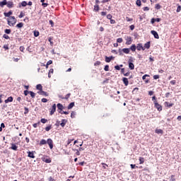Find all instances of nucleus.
Returning <instances> with one entry per match:
<instances>
[{"label": "nucleus", "instance_id": "1", "mask_svg": "<svg viewBox=\"0 0 181 181\" xmlns=\"http://www.w3.org/2000/svg\"><path fill=\"white\" fill-rule=\"evenodd\" d=\"M118 53L119 56H124V53L125 54H129V48L119 49Z\"/></svg>", "mask_w": 181, "mask_h": 181}, {"label": "nucleus", "instance_id": "2", "mask_svg": "<svg viewBox=\"0 0 181 181\" xmlns=\"http://www.w3.org/2000/svg\"><path fill=\"white\" fill-rule=\"evenodd\" d=\"M16 23V18L15 16H11L10 17V21L8 20V25L9 26H13Z\"/></svg>", "mask_w": 181, "mask_h": 181}, {"label": "nucleus", "instance_id": "3", "mask_svg": "<svg viewBox=\"0 0 181 181\" xmlns=\"http://www.w3.org/2000/svg\"><path fill=\"white\" fill-rule=\"evenodd\" d=\"M154 107L156 108V110L160 112L162 111V106L160 104L158 103V101H154Z\"/></svg>", "mask_w": 181, "mask_h": 181}, {"label": "nucleus", "instance_id": "4", "mask_svg": "<svg viewBox=\"0 0 181 181\" xmlns=\"http://www.w3.org/2000/svg\"><path fill=\"white\" fill-rule=\"evenodd\" d=\"M56 112V103H54L49 109V115H53Z\"/></svg>", "mask_w": 181, "mask_h": 181}, {"label": "nucleus", "instance_id": "5", "mask_svg": "<svg viewBox=\"0 0 181 181\" xmlns=\"http://www.w3.org/2000/svg\"><path fill=\"white\" fill-rule=\"evenodd\" d=\"M132 44V37L131 36H127L126 37V45H129Z\"/></svg>", "mask_w": 181, "mask_h": 181}, {"label": "nucleus", "instance_id": "6", "mask_svg": "<svg viewBox=\"0 0 181 181\" xmlns=\"http://www.w3.org/2000/svg\"><path fill=\"white\" fill-rule=\"evenodd\" d=\"M35 151H28V158H31L32 159H35Z\"/></svg>", "mask_w": 181, "mask_h": 181}, {"label": "nucleus", "instance_id": "7", "mask_svg": "<svg viewBox=\"0 0 181 181\" xmlns=\"http://www.w3.org/2000/svg\"><path fill=\"white\" fill-rule=\"evenodd\" d=\"M47 144H48L50 149H53V140H52V139H48Z\"/></svg>", "mask_w": 181, "mask_h": 181}, {"label": "nucleus", "instance_id": "8", "mask_svg": "<svg viewBox=\"0 0 181 181\" xmlns=\"http://www.w3.org/2000/svg\"><path fill=\"white\" fill-rule=\"evenodd\" d=\"M129 69H130V70H134V69H135V65H134V63H132V60L131 59L129 60Z\"/></svg>", "mask_w": 181, "mask_h": 181}, {"label": "nucleus", "instance_id": "9", "mask_svg": "<svg viewBox=\"0 0 181 181\" xmlns=\"http://www.w3.org/2000/svg\"><path fill=\"white\" fill-rule=\"evenodd\" d=\"M151 33L154 36L155 39H159V34H158V32L155 30H151Z\"/></svg>", "mask_w": 181, "mask_h": 181}, {"label": "nucleus", "instance_id": "10", "mask_svg": "<svg viewBox=\"0 0 181 181\" xmlns=\"http://www.w3.org/2000/svg\"><path fill=\"white\" fill-rule=\"evenodd\" d=\"M136 49H137V50L139 51L145 50V47L142 46V44H138L137 46L136 47Z\"/></svg>", "mask_w": 181, "mask_h": 181}, {"label": "nucleus", "instance_id": "11", "mask_svg": "<svg viewBox=\"0 0 181 181\" xmlns=\"http://www.w3.org/2000/svg\"><path fill=\"white\" fill-rule=\"evenodd\" d=\"M38 93L40 94V95H44L45 97H48L49 96V93L46 91H44V90H41Z\"/></svg>", "mask_w": 181, "mask_h": 181}, {"label": "nucleus", "instance_id": "12", "mask_svg": "<svg viewBox=\"0 0 181 181\" xmlns=\"http://www.w3.org/2000/svg\"><path fill=\"white\" fill-rule=\"evenodd\" d=\"M57 107L58 108V111H61V110H64V107L63 106V105L62 103H58L57 105Z\"/></svg>", "mask_w": 181, "mask_h": 181}, {"label": "nucleus", "instance_id": "13", "mask_svg": "<svg viewBox=\"0 0 181 181\" xmlns=\"http://www.w3.org/2000/svg\"><path fill=\"white\" fill-rule=\"evenodd\" d=\"M7 8H13V1H9L7 2Z\"/></svg>", "mask_w": 181, "mask_h": 181}, {"label": "nucleus", "instance_id": "14", "mask_svg": "<svg viewBox=\"0 0 181 181\" xmlns=\"http://www.w3.org/2000/svg\"><path fill=\"white\" fill-rule=\"evenodd\" d=\"M164 105L167 108H170V107H173V103H169V102H165Z\"/></svg>", "mask_w": 181, "mask_h": 181}, {"label": "nucleus", "instance_id": "15", "mask_svg": "<svg viewBox=\"0 0 181 181\" xmlns=\"http://www.w3.org/2000/svg\"><path fill=\"white\" fill-rule=\"evenodd\" d=\"M114 59V57H105V62L106 63H110L112 59Z\"/></svg>", "mask_w": 181, "mask_h": 181}, {"label": "nucleus", "instance_id": "16", "mask_svg": "<svg viewBox=\"0 0 181 181\" xmlns=\"http://www.w3.org/2000/svg\"><path fill=\"white\" fill-rule=\"evenodd\" d=\"M42 162H45V163H52V160L50 158H42Z\"/></svg>", "mask_w": 181, "mask_h": 181}, {"label": "nucleus", "instance_id": "17", "mask_svg": "<svg viewBox=\"0 0 181 181\" xmlns=\"http://www.w3.org/2000/svg\"><path fill=\"white\" fill-rule=\"evenodd\" d=\"M10 149H12L13 151H18V146H16L15 144H11Z\"/></svg>", "mask_w": 181, "mask_h": 181}, {"label": "nucleus", "instance_id": "18", "mask_svg": "<svg viewBox=\"0 0 181 181\" xmlns=\"http://www.w3.org/2000/svg\"><path fill=\"white\" fill-rule=\"evenodd\" d=\"M156 22H160V18H151V23L152 24L155 23Z\"/></svg>", "mask_w": 181, "mask_h": 181}, {"label": "nucleus", "instance_id": "19", "mask_svg": "<svg viewBox=\"0 0 181 181\" xmlns=\"http://www.w3.org/2000/svg\"><path fill=\"white\" fill-rule=\"evenodd\" d=\"M13 101V98L12 96L8 97L6 100V104H8V103H12Z\"/></svg>", "mask_w": 181, "mask_h": 181}, {"label": "nucleus", "instance_id": "20", "mask_svg": "<svg viewBox=\"0 0 181 181\" xmlns=\"http://www.w3.org/2000/svg\"><path fill=\"white\" fill-rule=\"evenodd\" d=\"M122 81H123L124 86H126L129 84V81H128V79L127 78H123Z\"/></svg>", "mask_w": 181, "mask_h": 181}, {"label": "nucleus", "instance_id": "21", "mask_svg": "<svg viewBox=\"0 0 181 181\" xmlns=\"http://www.w3.org/2000/svg\"><path fill=\"white\" fill-rule=\"evenodd\" d=\"M8 1L6 0H4L3 1H0L1 8H4L5 5H7Z\"/></svg>", "mask_w": 181, "mask_h": 181}, {"label": "nucleus", "instance_id": "22", "mask_svg": "<svg viewBox=\"0 0 181 181\" xmlns=\"http://www.w3.org/2000/svg\"><path fill=\"white\" fill-rule=\"evenodd\" d=\"M129 49V51L132 50V52H136V45H135V44H133Z\"/></svg>", "mask_w": 181, "mask_h": 181}, {"label": "nucleus", "instance_id": "23", "mask_svg": "<svg viewBox=\"0 0 181 181\" xmlns=\"http://www.w3.org/2000/svg\"><path fill=\"white\" fill-rule=\"evenodd\" d=\"M144 49H150L151 48V42H147L144 44Z\"/></svg>", "mask_w": 181, "mask_h": 181}, {"label": "nucleus", "instance_id": "24", "mask_svg": "<svg viewBox=\"0 0 181 181\" xmlns=\"http://www.w3.org/2000/svg\"><path fill=\"white\" fill-rule=\"evenodd\" d=\"M4 15L6 18H10L11 15H12V11H8V13H4Z\"/></svg>", "mask_w": 181, "mask_h": 181}, {"label": "nucleus", "instance_id": "25", "mask_svg": "<svg viewBox=\"0 0 181 181\" xmlns=\"http://www.w3.org/2000/svg\"><path fill=\"white\" fill-rule=\"evenodd\" d=\"M36 88L37 90H39L40 91H42L43 90V86H42L41 84H38L36 86Z\"/></svg>", "mask_w": 181, "mask_h": 181}, {"label": "nucleus", "instance_id": "26", "mask_svg": "<svg viewBox=\"0 0 181 181\" xmlns=\"http://www.w3.org/2000/svg\"><path fill=\"white\" fill-rule=\"evenodd\" d=\"M156 134H161L162 135L163 134V130H162V129H156Z\"/></svg>", "mask_w": 181, "mask_h": 181}, {"label": "nucleus", "instance_id": "27", "mask_svg": "<svg viewBox=\"0 0 181 181\" xmlns=\"http://www.w3.org/2000/svg\"><path fill=\"white\" fill-rule=\"evenodd\" d=\"M47 144V141L45 139H42L40 142V146H42V145H46Z\"/></svg>", "mask_w": 181, "mask_h": 181}, {"label": "nucleus", "instance_id": "28", "mask_svg": "<svg viewBox=\"0 0 181 181\" xmlns=\"http://www.w3.org/2000/svg\"><path fill=\"white\" fill-rule=\"evenodd\" d=\"M139 162H140L139 164L142 165L145 162V158L144 157H140L139 158Z\"/></svg>", "mask_w": 181, "mask_h": 181}, {"label": "nucleus", "instance_id": "29", "mask_svg": "<svg viewBox=\"0 0 181 181\" xmlns=\"http://www.w3.org/2000/svg\"><path fill=\"white\" fill-rule=\"evenodd\" d=\"M29 94L30 95V97L32 98H35V97H36V93H35V92H33V91H30Z\"/></svg>", "mask_w": 181, "mask_h": 181}, {"label": "nucleus", "instance_id": "30", "mask_svg": "<svg viewBox=\"0 0 181 181\" xmlns=\"http://www.w3.org/2000/svg\"><path fill=\"white\" fill-rule=\"evenodd\" d=\"M70 95H71V94L68 93L66 95V96L64 98H62V100H69V98H70Z\"/></svg>", "mask_w": 181, "mask_h": 181}, {"label": "nucleus", "instance_id": "31", "mask_svg": "<svg viewBox=\"0 0 181 181\" xmlns=\"http://www.w3.org/2000/svg\"><path fill=\"white\" fill-rule=\"evenodd\" d=\"M23 26V23H19L18 24L16 25V28H18V29L22 28Z\"/></svg>", "mask_w": 181, "mask_h": 181}, {"label": "nucleus", "instance_id": "32", "mask_svg": "<svg viewBox=\"0 0 181 181\" xmlns=\"http://www.w3.org/2000/svg\"><path fill=\"white\" fill-rule=\"evenodd\" d=\"M73 107H74V103H71L69 105H68V110H71V108H73Z\"/></svg>", "mask_w": 181, "mask_h": 181}, {"label": "nucleus", "instance_id": "33", "mask_svg": "<svg viewBox=\"0 0 181 181\" xmlns=\"http://www.w3.org/2000/svg\"><path fill=\"white\" fill-rule=\"evenodd\" d=\"M61 127H64L66 126V119H63L62 123L60 124Z\"/></svg>", "mask_w": 181, "mask_h": 181}, {"label": "nucleus", "instance_id": "34", "mask_svg": "<svg viewBox=\"0 0 181 181\" xmlns=\"http://www.w3.org/2000/svg\"><path fill=\"white\" fill-rule=\"evenodd\" d=\"M52 40H53V37H49L48 38V42H49L51 46H53V41Z\"/></svg>", "mask_w": 181, "mask_h": 181}, {"label": "nucleus", "instance_id": "35", "mask_svg": "<svg viewBox=\"0 0 181 181\" xmlns=\"http://www.w3.org/2000/svg\"><path fill=\"white\" fill-rule=\"evenodd\" d=\"M94 11H95V12H98L100 11V6L98 5H96V6H94Z\"/></svg>", "mask_w": 181, "mask_h": 181}, {"label": "nucleus", "instance_id": "36", "mask_svg": "<svg viewBox=\"0 0 181 181\" xmlns=\"http://www.w3.org/2000/svg\"><path fill=\"white\" fill-rule=\"evenodd\" d=\"M50 129H52V124H49L45 127V131H47V132H49Z\"/></svg>", "mask_w": 181, "mask_h": 181}, {"label": "nucleus", "instance_id": "37", "mask_svg": "<svg viewBox=\"0 0 181 181\" xmlns=\"http://www.w3.org/2000/svg\"><path fill=\"white\" fill-rule=\"evenodd\" d=\"M39 35H40V33H39V31H37V30L34 31V36L35 37H37L39 36Z\"/></svg>", "mask_w": 181, "mask_h": 181}, {"label": "nucleus", "instance_id": "38", "mask_svg": "<svg viewBox=\"0 0 181 181\" xmlns=\"http://www.w3.org/2000/svg\"><path fill=\"white\" fill-rule=\"evenodd\" d=\"M23 16H25V13H23V11H21L20 15L18 16V18H20V19H22Z\"/></svg>", "mask_w": 181, "mask_h": 181}, {"label": "nucleus", "instance_id": "39", "mask_svg": "<svg viewBox=\"0 0 181 181\" xmlns=\"http://www.w3.org/2000/svg\"><path fill=\"white\" fill-rule=\"evenodd\" d=\"M136 5H137V6H141L142 5L141 0H136Z\"/></svg>", "mask_w": 181, "mask_h": 181}, {"label": "nucleus", "instance_id": "40", "mask_svg": "<svg viewBox=\"0 0 181 181\" xmlns=\"http://www.w3.org/2000/svg\"><path fill=\"white\" fill-rule=\"evenodd\" d=\"M11 32H12L11 29H6L4 30V33H6V35H11Z\"/></svg>", "mask_w": 181, "mask_h": 181}, {"label": "nucleus", "instance_id": "41", "mask_svg": "<svg viewBox=\"0 0 181 181\" xmlns=\"http://www.w3.org/2000/svg\"><path fill=\"white\" fill-rule=\"evenodd\" d=\"M40 122H42V124H46V122H47V119L42 118L40 119Z\"/></svg>", "mask_w": 181, "mask_h": 181}, {"label": "nucleus", "instance_id": "42", "mask_svg": "<svg viewBox=\"0 0 181 181\" xmlns=\"http://www.w3.org/2000/svg\"><path fill=\"white\" fill-rule=\"evenodd\" d=\"M24 110H25V111H24V114H25V115L29 113V108L25 107H24Z\"/></svg>", "mask_w": 181, "mask_h": 181}, {"label": "nucleus", "instance_id": "43", "mask_svg": "<svg viewBox=\"0 0 181 181\" xmlns=\"http://www.w3.org/2000/svg\"><path fill=\"white\" fill-rule=\"evenodd\" d=\"M101 165H103V169H107V168H108V165L105 163H102Z\"/></svg>", "mask_w": 181, "mask_h": 181}, {"label": "nucleus", "instance_id": "44", "mask_svg": "<svg viewBox=\"0 0 181 181\" xmlns=\"http://www.w3.org/2000/svg\"><path fill=\"white\" fill-rule=\"evenodd\" d=\"M117 43H122V42H124V40L122 38H117Z\"/></svg>", "mask_w": 181, "mask_h": 181}, {"label": "nucleus", "instance_id": "45", "mask_svg": "<svg viewBox=\"0 0 181 181\" xmlns=\"http://www.w3.org/2000/svg\"><path fill=\"white\" fill-rule=\"evenodd\" d=\"M105 71H110V66L106 65L104 68Z\"/></svg>", "mask_w": 181, "mask_h": 181}, {"label": "nucleus", "instance_id": "46", "mask_svg": "<svg viewBox=\"0 0 181 181\" xmlns=\"http://www.w3.org/2000/svg\"><path fill=\"white\" fill-rule=\"evenodd\" d=\"M40 124V122L33 124V128H37V125H39Z\"/></svg>", "mask_w": 181, "mask_h": 181}, {"label": "nucleus", "instance_id": "47", "mask_svg": "<svg viewBox=\"0 0 181 181\" xmlns=\"http://www.w3.org/2000/svg\"><path fill=\"white\" fill-rule=\"evenodd\" d=\"M170 181H176V179L175 178V175H172L170 176Z\"/></svg>", "mask_w": 181, "mask_h": 181}, {"label": "nucleus", "instance_id": "48", "mask_svg": "<svg viewBox=\"0 0 181 181\" xmlns=\"http://www.w3.org/2000/svg\"><path fill=\"white\" fill-rule=\"evenodd\" d=\"M155 8H156V9H160V8H162V6H160L159 4H156Z\"/></svg>", "mask_w": 181, "mask_h": 181}, {"label": "nucleus", "instance_id": "49", "mask_svg": "<svg viewBox=\"0 0 181 181\" xmlns=\"http://www.w3.org/2000/svg\"><path fill=\"white\" fill-rule=\"evenodd\" d=\"M19 49H20V52H22L23 53V52L25 51V47L21 46Z\"/></svg>", "mask_w": 181, "mask_h": 181}, {"label": "nucleus", "instance_id": "50", "mask_svg": "<svg viewBox=\"0 0 181 181\" xmlns=\"http://www.w3.org/2000/svg\"><path fill=\"white\" fill-rule=\"evenodd\" d=\"M146 77H150V76L148 75V74L144 75V76H142V80H146Z\"/></svg>", "mask_w": 181, "mask_h": 181}, {"label": "nucleus", "instance_id": "51", "mask_svg": "<svg viewBox=\"0 0 181 181\" xmlns=\"http://www.w3.org/2000/svg\"><path fill=\"white\" fill-rule=\"evenodd\" d=\"M73 141H74V139H68L67 143H66V145H70L71 142H73Z\"/></svg>", "mask_w": 181, "mask_h": 181}, {"label": "nucleus", "instance_id": "52", "mask_svg": "<svg viewBox=\"0 0 181 181\" xmlns=\"http://www.w3.org/2000/svg\"><path fill=\"white\" fill-rule=\"evenodd\" d=\"M100 64H101V62L97 61L95 62L94 66H100Z\"/></svg>", "mask_w": 181, "mask_h": 181}, {"label": "nucleus", "instance_id": "53", "mask_svg": "<svg viewBox=\"0 0 181 181\" xmlns=\"http://www.w3.org/2000/svg\"><path fill=\"white\" fill-rule=\"evenodd\" d=\"M107 19H110V21L111 19H112V15L108 14V15L107 16Z\"/></svg>", "mask_w": 181, "mask_h": 181}, {"label": "nucleus", "instance_id": "54", "mask_svg": "<svg viewBox=\"0 0 181 181\" xmlns=\"http://www.w3.org/2000/svg\"><path fill=\"white\" fill-rule=\"evenodd\" d=\"M3 37H4V39H6V40L10 39L9 36H8V35H6V34H4V35H3Z\"/></svg>", "mask_w": 181, "mask_h": 181}, {"label": "nucleus", "instance_id": "55", "mask_svg": "<svg viewBox=\"0 0 181 181\" xmlns=\"http://www.w3.org/2000/svg\"><path fill=\"white\" fill-rule=\"evenodd\" d=\"M75 117H76V112H72L71 113V118H74Z\"/></svg>", "mask_w": 181, "mask_h": 181}, {"label": "nucleus", "instance_id": "56", "mask_svg": "<svg viewBox=\"0 0 181 181\" xmlns=\"http://www.w3.org/2000/svg\"><path fill=\"white\" fill-rule=\"evenodd\" d=\"M100 15H101L102 16H105L107 15V12H106V11H102V12L100 13Z\"/></svg>", "mask_w": 181, "mask_h": 181}, {"label": "nucleus", "instance_id": "57", "mask_svg": "<svg viewBox=\"0 0 181 181\" xmlns=\"http://www.w3.org/2000/svg\"><path fill=\"white\" fill-rule=\"evenodd\" d=\"M153 78L154 80H158V78H159V75H154Z\"/></svg>", "mask_w": 181, "mask_h": 181}, {"label": "nucleus", "instance_id": "58", "mask_svg": "<svg viewBox=\"0 0 181 181\" xmlns=\"http://www.w3.org/2000/svg\"><path fill=\"white\" fill-rule=\"evenodd\" d=\"M26 5H28V3L26 1H23L21 3V6H26Z\"/></svg>", "mask_w": 181, "mask_h": 181}, {"label": "nucleus", "instance_id": "59", "mask_svg": "<svg viewBox=\"0 0 181 181\" xmlns=\"http://www.w3.org/2000/svg\"><path fill=\"white\" fill-rule=\"evenodd\" d=\"M170 84H171L172 86H175V84H176V81H175V80L171 81H170Z\"/></svg>", "mask_w": 181, "mask_h": 181}, {"label": "nucleus", "instance_id": "60", "mask_svg": "<svg viewBox=\"0 0 181 181\" xmlns=\"http://www.w3.org/2000/svg\"><path fill=\"white\" fill-rule=\"evenodd\" d=\"M29 90H24V95L26 96V95H28V94H29Z\"/></svg>", "mask_w": 181, "mask_h": 181}, {"label": "nucleus", "instance_id": "61", "mask_svg": "<svg viewBox=\"0 0 181 181\" xmlns=\"http://www.w3.org/2000/svg\"><path fill=\"white\" fill-rule=\"evenodd\" d=\"M180 11H181V6H178L177 8V12H180Z\"/></svg>", "mask_w": 181, "mask_h": 181}, {"label": "nucleus", "instance_id": "62", "mask_svg": "<svg viewBox=\"0 0 181 181\" xmlns=\"http://www.w3.org/2000/svg\"><path fill=\"white\" fill-rule=\"evenodd\" d=\"M41 101H42V103H47V99H46V98H42V99L41 100Z\"/></svg>", "mask_w": 181, "mask_h": 181}, {"label": "nucleus", "instance_id": "63", "mask_svg": "<svg viewBox=\"0 0 181 181\" xmlns=\"http://www.w3.org/2000/svg\"><path fill=\"white\" fill-rule=\"evenodd\" d=\"M49 181H54V178L52 177H49L48 179Z\"/></svg>", "mask_w": 181, "mask_h": 181}, {"label": "nucleus", "instance_id": "64", "mask_svg": "<svg viewBox=\"0 0 181 181\" xmlns=\"http://www.w3.org/2000/svg\"><path fill=\"white\" fill-rule=\"evenodd\" d=\"M143 10L144 11H149V7L146 6V7L143 8Z\"/></svg>", "mask_w": 181, "mask_h": 181}]
</instances>
